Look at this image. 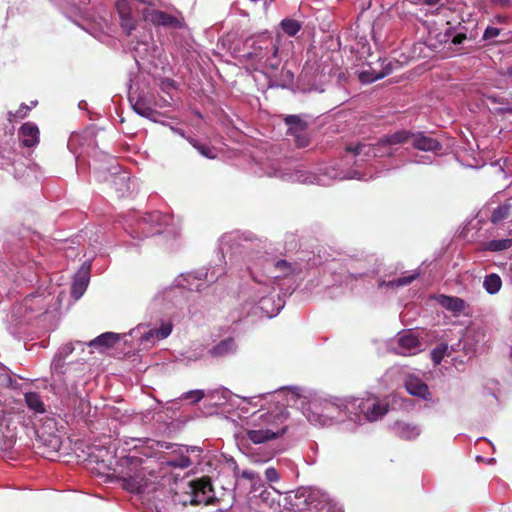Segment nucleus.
<instances>
[{
	"instance_id": "obj_37",
	"label": "nucleus",
	"mask_w": 512,
	"mask_h": 512,
	"mask_svg": "<svg viewBox=\"0 0 512 512\" xmlns=\"http://www.w3.org/2000/svg\"><path fill=\"white\" fill-rule=\"evenodd\" d=\"M225 274V268L223 266L211 267L205 273V279L207 282L212 283L217 281L221 276Z\"/></svg>"
},
{
	"instance_id": "obj_11",
	"label": "nucleus",
	"mask_w": 512,
	"mask_h": 512,
	"mask_svg": "<svg viewBox=\"0 0 512 512\" xmlns=\"http://www.w3.org/2000/svg\"><path fill=\"white\" fill-rule=\"evenodd\" d=\"M270 177H279L283 180L299 182V183H317L319 185H326V181L314 174L309 173L304 169L288 170L283 168H273L268 172Z\"/></svg>"
},
{
	"instance_id": "obj_50",
	"label": "nucleus",
	"mask_w": 512,
	"mask_h": 512,
	"mask_svg": "<svg viewBox=\"0 0 512 512\" xmlns=\"http://www.w3.org/2000/svg\"><path fill=\"white\" fill-rule=\"evenodd\" d=\"M170 129L172 130V132H174L175 134H178L179 136L183 137V138H188L186 137V134H185V131L180 129V128H176V127H173V126H170Z\"/></svg>"
},
{
	"instance_id": "obj_19",
	"label": "nucleus",
	"mask_w": 512,
	"mask_h": 512,
	"mask_svg": "<svg viewBox=\"0 0 512 512\" xmlns=\"http://www.w3.org/2000/svg\"><path fill=\"white\" fill-rule=\"evenodd\" d=\"M392 429L395 435L404 440L416 439L421 434V428L418 425L404 421H397Z\"/></svg>"
},
{
	"instance_id": "obj_43",
	"label": "nucleus",
	"mask_w": 512,
	"mask_h": 512,
	"mask_svg": "<svg viewBox=\"0 0 512 512\" xmlns=\"http://www.w3.org/2000/svg\"><path fill=\"white\" fill-rule=\"evenodd\" d=\"M295 138V143L298 147H306L309 144V138L306 131L304 133H296L292 135Z\"/></svg>"
},
{
	"instance_id": "obj_23",
	"label": "nucleus",
	"mask_w": 512,
	"mask_h": 512,
	"mask_svg": "<svg viewBox=\"0 0 512 512\" xmlns=\"http://www.w3.org/2000/svg\"><path fill=\"white\" fill-rule=\"evenodd\" d=\"M130 102L132 104L133 110L140 116L156 121L155 116L157 115V111L151 108L145 101V99L139 97L135 101L130 97Z\"/></svg>"
},
{
	"instance_id": "obj_34",
	"label": "nucleus",
	"mask_w": 512,
	"mask_h": 512,
	"mask_svg": "<svg viewBox=\"0 0 512 512\" xmlns=\"http://www.w3.org/2000/svg\"><path fill=\"white\" fill-rule=\"evenodd\" d=\"M187 140L202 156L209 159H214L216 157L215 150L210 146L202 144L193 138H187Z\"/></svg>"
},
{
	"instance_id": "obj_42",
	"label": "nucleus",
	"mask_w": 512,
	"mask_h": 512,
	"mask_svg": "<svg viewBox=\"0 0 512 512\" xmlns=\"http://www.w3.org/2000/svg\"><path fill=\"white\" fill-rule=\"evenodd\" d=\"M446 351H447L446 345L439 346L432 351V353H431L432 360L436 365L441 363Z\"/></svg>"
},
{
	"instance_id": "obj_4",
	"label": "nucleus",
	"mask_w": 512,
	"mask_h": 512,
	"mask_svg": "<svg viewBox=\"0 0 512 512\" xmlns=\"http://www.w3.org/2000/svg\"><path fill=\"white\" fill-rule=\"evenodd\" d=\"M288 412L283 407L272 411H258L251 415L245 429L254 444H262L282 436L287 431Z\"/></svg>"
},
{
	"instance_id": "obj_13",
	"label": "nucleus",
	"mask_w": 512,
	"mask_h": 512,
	"mask_svg": "<svg viewBox=\"0 0 512 512\" xmlns=\"http://www.w3.org/2000/svg\"><path fill=\"white\" fill-rule=\"evenodd\" d=\"M278 54V47L272 41H262L261 44L248 53L251 59L257 61L261 66L276 68L278 63L275 61Z\"/></svg>"
},
{
	"instance_id": "obj_12",
	"label": "nucleus",
	"mask_w": 512,
	"mask_h": 512,
	"mask_svg": "<svg viewBox=\"0 0 512 512\" xmlns=\"http://www.w3.org/2000/svg\"><path fill=\"white\" fill-rule=\"evenodd\" d=\"M398 65L397 61L379 59L374 66L370 65L368 69L362 70L359 73V79L362 83H372L390 75Z\"/></svg>"
},
{
	"instance_id": "obj_5",
	"label": "nucleus",
	"mask_w": 512,
	"mask_h": 512,
	"mask_svg": "<svg viewBox=\"0 0 512 512\" xmlns=\"http://www.w3.org/2000/svg\"><path fill=\"white\" fill-rule=\"evenodd\" d=\"M351 398H314L304 414L309 422L323 427L342 423L347 419L351 421Z\"/></svg>"
},
{
	"instance_id": "obj_16",
	"label": "nucleus",
	"mask_w": 512,
	"mask_h": 512,
	"mask_svg": "<svg viewBox=\"0 0 512 512\" xmlns=\"http://www.w3.org/2000/svg\"><path fill=\"white\" fill-rule=\"evenodd\" d=\"M398 354L414 355L422 350V343L411 330L399 333L397 336Z\"/></svg>"
},
{
	"instance_id": "obj_20",
	"label": "nucleus",
	"mask_w": 512,
	"mask_h": 512,
	"mask_svg": "<svg viewBox=\"0 0 512 512\" xmlns=\"http://www.w3.org/2000/svg\"><path fill=\"white\" fill-rule=\"evenodd\" d=\"M19 137L24 146L33 147L39 142V129L31 122L24 123L20 127Z\"/></svg>"
},
{
	"instance_id": "obj_31",
	"label": "nucleus",
	"mask_w": 512,
	"mask_h": 512,
	"mask_svg": "<svg viewBox=\"0 0 512 512\" xmlns=\"http://www.w3.org/2000/svg\"><path fill=\"white\" fill-rule=\"evenodd\" d=\"M512 206L510 203H504L495 208L491 215V222L493 224H498L499 222L505 220L511 215Z\"/></svg>"
},
{
	"instance_id": "obj_48",
	"label": "nucleus",
	"mask_w": 512,
	"mask_h": 512,
	"mask_svg": "<svg viewBox=\"0 0 512 512\" xmlns=\"http://www.w3.org/2000/svg\"><path fill=\"white\" fill-rule=\"evenodd\" d=\"M270 395H271V393H266V394H262V395H258V396H253V397L247 398V402L249 404L257 405V403L254 400H256V399L261 400L262 398H265L266 396H270ZM244 400H246V398H244Z\"/></svg>"
},
{
	"instance_id": "obj_38",
	"label": "nucleus",
	"mask_w": 512,
	"mask_h": 512,
	"mask_svg": "<svg viewBox=\"0 0 512 512\" xmlns=\"http://www.w3.org/2000/svg\"><path fill=\"white\" fill-rule=\"evenodd\" d=\"M192 462L186 455H179L168 461V465L174 468H188Z\"/></svg>"
},
{
	"instance_id": "obj_24",
	"label": "nucleus",
	"mask_w": 512,
	"mask_h": 512,
	"mask_svg": "<svg viewBox=\"0 0 512 512\" xmlns=\"http://www.w3.org/2000/svg\"><path fill=\"white\" fill-rule=\"evenodd\" d=\"M418 277V273L413 272L409 275L399 277L397 279L389 280V281H380L378 283L379 288H387V289H398L400 287L409 285L412 281H414Z\"/></svg>"
},
{
	"instance_id": "obj_8",
	"label": "nucleus",
	"mask_w": 512,
	"mask_h": 512,
	"mask_svg": "<svg viewBox=\"0 0 512 512\" xmlns=\"http://www.w3.org/2000/svg\"><path fill=\"white\" fill-rule=\"evenodd\" d=\"M185 493L188 499L184 503L189 502L192 505L208 504L213 498L212 485L208 478H201L189 481L184 484Z\"/></svg>"
},
{
	"instance_id": "obj_51",
	"label": "nucleus",
	"mask_w": 512,
	"mask_h": 512,
	"mask_svg": "<svg viewBox=\"0 0 512 512\" xmlns=\"http://www.w3.org/2000/svg\"><path fill=\"white\" fill-rule=\"evenodd\" d=\"M269 495H270L269 491H267V490H263V491L260 493L259 497L261 498V500H262V501L266 502V501H268V497H269Z\"/></svg>"
},
{
	"instance_id": "obj_40",
	"label": "nucleus",
	"mask_w": 512,
	"mask_h": 512,
	"mask_svg": "<svg viewBox=\"0 0 512 512\" xmlns=\"http://www.w3.org/2000/svg\"><path fill=\"white\" fill-rule=\"evenodd\" d=\"M120 19V25L122 29L126 32L127 35H130L131 32L135 29V20L133 19L132 15L120 17Z\"/></svg>"
},
{
	"instance_id": "obj_54",
	"label": "nucleus",
	"mask_w": 512,
	"mask_h": 512,
	"mask_svg": "<svg viewBox=\"0 0 512 512\" xmlns=\"http://www.w3.org/2000/svg\"><path fill=\"white\" fill-rule=\"evenodd\" d=\"M441 0H425L424 2L427 4V5H436L440 2Z\"/></svg>"
},
{
	"instance_id": "obj_52",
	"label": "nucleus",
	"mask_w": 512,
	"mask_h": 512,
	"mask_svg": "<svg viewBox=\"0 0 512 512\" xmlns=\"http://www.w3.org/2000/svg\"><path fill=\"white\" fill-rule=\"evenodd\" d=\"M274 456V453L273 452H270L268 453V455L265 457V458H259V459H255L256 462H266L268 460H270L271 458H273Z\"/></svg>"
},
{
	"instance_id": "obj_32",
	"label": "nucleus",
	"mask_w": 512,
	"mask_h": 512,
	"mask_svg": "<svg viewBox=\"0 0 512 512\" xmlns=\"http://www.w3.org/2000/svg\"><path fill=\"white\" fill-rule=\"evenodd\" d=\"M512 247V238L491 240L487 242L484 249L492 252L504 251Z\"/></svg>"
},
{
	"instance_id": "obj_10",
	"label": "nucleus",
	"mask_w": 512,
	"mask_h": 512,
	"mask_svg": "<svg viewBox=\"0 0 512 512\" xmlns=\"http://www.w3.org/2000/svg\"><path fill=\"white\" fill-rule=\"evenodd\" d=\"M161 217V214L157 211L146 214L145 216L137 218L135 222L130 223L126 230L133 238H142L160 233L161 230L155 229L154 224H159Z\"/></svg>"
},
{
	"instance_id": "obj_27",
	"label": "nucleus",
	"mask_w": 512,
	"mask_h": 512,
	"mask_svg": "<svg viewBox=\"0 0 512 512\" xmlns=\"http://www.w3.org/2000/svg\"><path fill=\"white\" fill-rule=\"evenodd\" d=\"M285 123L288 125V134L290 135L304 133L307 128V123L296 115L287 116L285 118Z\"/></svg>"
},
{
	"instance_id": "obj_53",
	"label": "nucleus",
	"mask_w": 512,
	"mask_h": 512,
	"mask_svg": "<svg viewBox=\"0 0 512 512\" xmlns=\"http://www.w3.org/2000/svg\"><path fill=\"white\" fill-rule=\"evenodd\" d=\"M317 495H320L321 497L326 498V495L321 494L320 492L312 491V492L309 494V499H313V498H314V497H316ZM324 501H326V499H324Z\"/></svg>"
},
{
	"instance_id": "obj_41",
	"label": "nucleus",
	"mask_w": 512,
	"mask_h": 512,
	"mask_svg": "<svg viewBox=\"0 0 512 512\" xmlns=\"http://www.w3.org/2000/svg\"><path fill=\"white\" fill-rule=\"evenodd\" d=\"M204 396H205L204 391L197 389V390H192V391H188V392L184 393L181 396V399H191L193 403H197L200 400H202L204 398Z\"/></svg>"
},
{
	"instance_id": "obj_21",
	"label": "nucleus",
	"mask_w": 512,
	"mask_h": 512,
	"mask_svg": "<svg viewBox=\"0 0 512 512\" xmlns=\"http://www.w3.org/2000/svg\"><path fill=\"white\" fill-rule=\"evenodd\" d=\"M76 345H79L83 348L84 344L81 341L70 342L58 349L51 363V368L54 371L61 372L65 359L74 351Z\"/></svg>"
},
{
	"instance_id": "obj_30",
	"label": "nucleus",
	"mask_w": 512,
	"mask_h": 512,
	"mask_svg": "<svg viewBox=\"0 0 512 512\" xmlns=\"http://www.w3.org/2000/svg\"><path fill=\"white\" fill-rule=\"evenodd\" d=\"M201 277H198L194 274H187L185 276H181L179 279H177L178 286L188 289V290H200L201 287Z\"/></svg>"
},
{
	"instance_id": "obj_3",
	"label": "nucleus",
	"mask_w": 512,
	"mask_h": 512,
	"mask_svg": "<svg viewBox=\"0 0 512 512\" xmlns=\"http://www.w3.org/2000/svg\"><path fill=\"white\" fill-rule=\"evenodd\" d=\"M407 142L411 143L414 148L422 151H437L441 149L440 143L432 137L423 133L413 134L409 131L401 130L381 138L375 145L359 144L355 148H348V150L356 156H392L395 152V145Z\"/></svg>"
},
{
	"instance_id": "obj_45",
	"label": "nucleus",
	"mask_w": 512,
	"mask_h": 512,
	"mask_svg": "<svg viewBox=\"0 0 512 512\" xmlns=\"http://www.w3.org/2000/svg\"><path fill=\"white\" fill-rule=\"evenodd\" d=\"M500 34V29L497 27H487L484 34L483 39L484 40H492L496 38Z\"/></svg>"
},
{
	"instance_id": "obj_36",
	"label": "nucleus",
	"mask_w": 512,
	"mask_h": 512,
	"mask_svg": "<svg viewBox=\"0 0 512 512\" xmlns=\"http://www.w3.org/2000/svg\"><path fill=\"white\" fill-rule=\"evenodd\" d=\"M325 173L331 178V179H351V178H357L362 179L360 174L358 172H352V173H344V172H338L334 168H326Z\"/></svg>"
},
{
	"instance_id": "obj_47",
	"label": "nucleus",
	"mask_w": 512,
	"mask_h": 512,
	"mask_svg": "<svg viewBox=\"0 0 512 512\" xmlns=\"http://www.w3.org/2000/svg\"><path fill=\"white\" fill-rule=\"evenodd\" d=\"M241 476L244 478V479H247V480H250V481H253V480H260V476L257 472L253 471V470H244L242 471L241 473Z\"/></svg>"
},
{
	"instance_id": "obj_39",
	"label": "nucleus",
	"mask_w": 512,
	"mask_h": 512,
	"mask_svg": "<svg viewBox=\"0 0 512 512\" xmlns=\"http://www.w3.org/2000/svg\"><path fill=\"white\" fill-rule=\"evenodd\" d=\"M115 5L120 17L132 15V8L128 0H117Z\"/></svg>"
},
{
	"instance_id": "obj_29",
	"label": "nucleus",
	"mask_w": 512,
	"mask_h": 512,
	"mask_svg": "<svg viewBox=\"0 0 512 512\" xmlns=\"http://www.w3.org/2000/svg\"><path fill=\"white\" fill-rule=\"evenodd\" d=\"M502 286V280L499 275L492 273L487 275L483 281V287L486 292L493 295L499 292Z\"/></svg>"
},
{
	"instance_id": "obj_28",
	"label": "nucleus",
	"mask_w": 512,
	"mask_h": 512,
	"mask_svg": "<svg viewBox=\"0 0 512 512\" xmlns=\"http://www.w3.org/2000/svg\"><path fill=\"white\" fill-rule=\"evenodd\" d=\"M25 403L29 407V409L33 410L35 413H44L45 405L36 392H27L25 393Z\"/></svg>"
},
{
	"instance_id": "obj_33",
	"label": "nucleus",
	"mask_w": 512,
	"mask_h": 512,
	"mask_svg": "<svg viewBox=\"0 0 512 512\" xmlns=\"http://www.w3.org/2000/svg\"><path fill=\"white\" fill-rule=\"evenodd\" d=\"M437 37L441 43H447L451 41L455 45L461 44L466 39L465 34H453L450 28H447L444 33H439Z\"/></svg>"
},
{
	"instance_id": "obj_22",
	"label": "nucleus",
	"mask_w": 512,
	"mask_h": 512,
	"mask_svg": "<svg viewBox=\"0 0 512 512\" xmlns=\"http://www.w3.org/2000/svg\"><path fill=\"white\" fill-rule=\"evenodd\" d=\"M237 351V345L233 338H226L214 345L209 353L213 357L222 358L235 354Z\"/></svg>"
},
{
	"instance_id": "obj_2",
	"label": "nucleus",
	"mask_w": 512,
	"mask_h": 512,
	"mask_svg": "<svg viewBox=\"0 0 512 512\" xmlns=\"http://www.w3.org/2000/svg\"><path fill=\"white\" fill-rule=\"evenodd\" d=\"M155 461L141 458L134 454L122 457L115 469L116 477L122 481L125 490L143 493L155 490L157 476L154 471Z\"/></svg>"
},
{
	"instance_id": "obj_46",
	"label": "nucleus",
	"mask_w": 512,
	"mask_h": 512,
	"mask_svg": "<svg viewBox=\"0 0 512 512\" xmlns=\"http://www.w3.org/2000/svg\"><path fill=\"white\" fill-rule=\"evenodd\" d=\"M265 477L268 482H277L279 480V474L277 470L273 467H269L265 470Z\"/></svg>"
},
{
	"instance_id": "obj_1",
	"label": "nucleus",
	"mask_w": 512,
	"mask_h": 512,
	"mask_svg": "<svg viewBox=\"0 0 512 512\" xmlns=\"http://www.w3.org/2000/svg\"><path fill=\"white\" fill-rule=\"evenodd\" d=\"M251 234L234 231L224 234L220 238V251L227 254L234 249V246L241 247L247 256V269L254 281L249 288V301L253 305L252 313L272 318L276 316L281 304H275L271 296L274 291L276 281L289 278L302 271V267L297 262H289L285 259L277 258L267 252L257 251L252 253L243 242L252 241Z\"/></svg>"
},
{
	"instance_id": "obj_18",
	"label": "nucleus",
	"mask_w": 512,
	"mask_h": 512,
	"mask_svg": "<svg viewBox=\"0 0 512 512\" xmlns=\"http://www.w3.org/2000/svg\"><path fill=\"white\" fill-rule=\"evenodd\" d=\"M89 283V265H82L80 270L75 274L71 294L74 299H79L85 292Z\"/></svg>"
},
{
	"instance_id": "obj_15",
	"label": "nucleus",
	"mask_w": 512,
	"mask_h": 512,
	"mask_svg": "<svg viewBox=\"0 0 512 512\" xmlns=\"http://www.w3.org/2000/svg\"><path fill=\"white\" fill-rule=\"evenodd\" d=\"M404 386L407 392L422 400L428 401L431 399V392L427 384L415 373H409L404 379Z\"/></svg>"
},
{
	"instance_id": "obj_25",
	"label": "nucleus",
	"mask_w": 512,
	"mask_h": 512,
	"mask_svg": "<svg viewBox=\"0 0 512 512\" xmlns=\"http://www.w3.org/2000/svg\"><path fill=\"white\" fill-rule=\"evenodd\" d=\"M118 339H119L118 334L112 333V332H106V333L99 335L95 339L91 340L88 343V346L107 348V347H110L113 344H115L118 341Z\"/></svg>"
},
{
	"instance_id": "obj_9",
	"label": "nucleus",
	"mask_w": 512,
	"mask_h": 512,
	"mask_svg": "<svg viewBox=\"0 0 512 512\" xmlns=\"http://www.w3.org/2000/svg\"><path fill=\"white\" fill-rule=\"evenodd\" d=\"M50 294L45 291H38L35 294L27 296L22 304L17 308L16 313L19 316L32 318L34 313L45 312L51 304Z\"/></svg>"
},
{
	"instance_id": "obj_17",
	"label": "nucleus",
	"mask_w": 512,
	"mask_h": 512,
	"mask_svg": "<svg viewBox=\"0 0 512 512\" xmlns=\"http://www.w3.org/2000/svg\"><path fill=\"white\" fill-rule=\"evenodd\" d=\"M275 394L277 395V398L281 397L283 406H293L298 403L303 405L306 399L298 387H283L275 391Z\"/></svg>"
},
{
	"instance_id": "obj_44",
	"label": "nucleus",
	"mask_w": 512,
	"mask_h": 512,
	"mask_svg": "<svg viewBox=\"0 0 512 512\" xmlns=\"http://www.w3.org/2000/svg\"><path fill=\"white\" fill-rule=\"evenodd\" d=\"M81 136L79 134H72L68 140V148L74 153H77V147L80 145Z\"/></svg>"
},
{
	"instance_id": "obj_35",
	"label": "nucleus",
	"mask_w": 512,
	"mask_h": 512,
	"mask_svg": "<svg viewBox=\"0 0 512 512\" xmlns=\"http://www.w3.org/2000/svg\"><path fill=\"white\" fill-rule=\"evenodd\" d=\"M281 27L283 29V31L289 35V36H294L296 35L300 28H301V25L298 21L296 20H293V19H284L282 22H281Z\"/></svg>"
},
{
	"instance_id": "obj_7",
	"label": "nucleus",
	"mask_w": 512,
	"mask_h": 512,
	"mask_svg": "<svg viewBox=\"0 0 512 512\" xmlns=\"http://www.w3.org/2000/svg\"><path fill=\"white\" fill-rule=\"evenodd\" d=\"M172 323L163 322L159 328L147 329L144 324H139L132 330L129 335L137 339V345L140 349H150L158 341L167 338L172 332Z\"/></svg>"
},
{
	"instance_id": "obj_55",
	"label": "nucleus",
	"mask_w": 512,
	"mask_h": 512,
	"mask_svg": "<svg viewBox=\"0 0 512 512\" xmlns=\"http://www.w3.org/2000/svg\"><path fill=\"white\" fill-rule=\"evenodd\" d=\"M20 112H21V110L17 111V114H18L19 116H24V115H25V114L21 115V114H20Z\"/></svg>"
},
{
	"instance_id": "obj_26",
	"label": "nucleus",
	"mask_w": 512,
	"mask_h": 512,
	"mask_svg": "<svg viewBox=\"0 0 512 512\" xmlns=\"http://www.w3.org/2000/svg\"><path fill=\"white\" fill-rule=\"evenodd\" d=\"M440 304L452 312H462L465 309V302L458 297L441 296L439 299Z\"/></svg>"
},
{
	"instance_id": "obj_49",
	"label": "nucleus",
	"mask_w": 512,
	"mask_h": 512,
	"mask_svg": "<svg viewBox=\"0 0 512 512\" xmlns=\"http://www.w3.org/2000/svg\"><path fill=\"white\" fill-rule=\"evenodd\" d=\"M126 181H129V178L126 176V175H120V176H116L114 177V183L117 185V184H123L125 183Z\"/></svg>"
},
{
	"instance_id": "obj_6",
	"label": "nucleus",
	"mask_w": 512,
	"mask_h": 512,
	"mask_svg": "<svg viewBox=\"0 0 512 512\" xmlns=\"http://www.w3.org/2000/svg\"><path fill=\"white\" fill-rule=\"evenodd\" d=\"M351 408V421L354 424L377 421L388 412V405L373 395L351 398Z\"/></svg>"
},
{
	"instance_id": "obj_14",
	"label": "nucleus",
	"mask_w": 512,
	"mask_h": 512,
	"mask_svg": "<svg viewBox=\"0 0 512 512\" xmlns=\"http://www.w3.org/2000/svg\"><path fill=\"white\" fill-rule=\"evenodd\" d=\"M142 17L144 21L153 25L172 28H179L182 26V22L177 17L155 9H144L142 11Z\"/></svg>"
}]
</instances>
